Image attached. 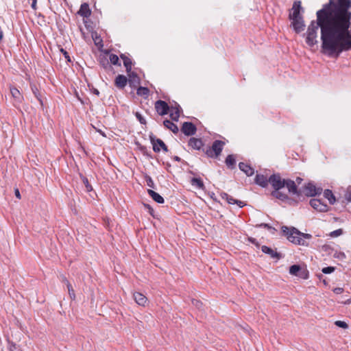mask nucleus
Instances as JSON below:
<instances>
[{"label":"nucleus","instance_id":"nucleus-1","mask_svg":"<svg viewBox=\"0 0 351 351\" xmlns=\"http://www.w3.org/2000/svg\"><path fill=\"white\" fill-rule=\"evenodd\" d=\"M324 10L317 12V21H313L308 27L306 43L313 47L317 43V31L321 29L322 47L324 51L332 55L335 53H340L343 51L351 49V39L346 34L339 32L335 25H332L329 19L325 16Z\"/></svg>","mask_w":351,"mask_h":351},{"label":"nucleus","instance_id":"nucleus-2","mask_svg":"<svg viewBox=\"0 0 351 351\" xmlns=\"http://www.w3.org/2000/svg\"><path fill=\"white\" fill-rule=\"evenodd\" d=\"M351 0H337L334 3L333 0L324 5L322 10H324V15L337 27L339 32L346 34L351 39Z\"/></svg>","mask_w":351,"mask_h":351},{"label":"nucleus","instance_id":"nucleus-3","mask_svg":"<svg viewBox=\"0 0 351 351\" xmlns=\"http://www.w3.org/2000/svg\"><path fill=\"white\" fill-rule=\"evenodd\" d=\"M282 230L290 242L300 245L308 246V243L305 239H310L312 237L311 234L302 233L293 227L282 226Z\"/></svg>","mask_w":351,"mask_h":351},{"label":"nucleus","instance_id":"nucleus-4","mask_svg":"<svg viewBox=\"0 0 351 351\" xmlns=\"http://www.w3.org/2000/svg\"><path fill=\"white\" fill-rule=\"evenodd\" d=\"M225 145V143L220 140H216L213 142L212 146L206 149V154L209 158H218Z\"/></svg>","mask_w":351,"mask_h":351},{"label":"nucleus","instance_id":"nucleus-5","mask_svg":"<svg viewBox=\"0 0 351 351\" xmlns=\"http://www.w3.org/2000/svg\"><path fill=\"white\" fill-rule=\"evenodd\" d=\"M269 182L272 187L276 190H280L285 186V180H282L279 174H273L269 178Z\"/></svg>","mask_w":351,"mask_h":351},{"label":"nucleus","instance_id":"nucleus-6","mask_svg":"<svg viewBox=\"0 0 351 351\" xmlns=\"http://www.w3.org/2000/svg\"><path fill=\"white\" fill-rule=\"evenodd\" d=\"M154 107L157 113L160 116L167 114L170 110V107L167 103L162 100L156 101Z\"/></svg>","mask_w":351,"mask_h":351},{"label":"nucleus","instance_id":"nucleus-7","mask_svg":"<svg viewBox=\"0 0 351 351\" xmlns=\"http://www.w3.org/2000/svg\"><path fill=\"white\" fill-rule=\"evenodd\" d=\"M150 140L153 145V150L155 152H159L161 149L165 152H168L167 145L161 139L150 136Z\"/></svg>","mask_w":351,"mask_h":351},{"label":"nucleus","instance_id":"nucleus-8","mask_svg":"<svg viewBox=\"0 0 351 351\" xmlns=\"http://www.w3.org/2000/svg\"><path fill=\"white\" fill-rule=\"evenodd\" d=\"M322 189L317 188L313 184L308 183L304 188V193L306 196L313 197L317 194H320Z\"/></svg>","mask_w":351,"mask_h":351},{"label":"nucleus","instance_id":"nucleus-9","mask_svg":"<svg viewBox=\"0 0 351 351\" xmlns=\"http://www.w3.org/2000/svg\"><path fill=\"white\" fill-rule=\"evenodd\" d=\"M181 131L186 136H192L195 134L197 128L191 122H184L181 128Z\"/></svg>","mask_w":351,"mask_h":351},{"label":"nucleus","instance_id":"nucleus-10","mask_svg":"<svg viewBox=\"0 0 351 351\" xmlns=\"http://www.w3.org/2000/svg\"><path fill=\"white\" fill-rule=\"evenodd\" d=\"M311 206L316 210L319 212H326L328 210V206L319 199H313L310 201Z\"/></svg>","mask_w":351,"mask_h":351},{"label":"nucleus","instance_id":"nucleus-11","mask_svg":"<svg viewBox=\"0 0 351 351\" xmlns=\"http://www.w3.org/2000/svg\"><path fill=\"white\" fill-rule=\"evenodd\" d=\"M301 9H302L301 1H294L293 6H292V9H291L292 12L289 14L290 19L302 17V16L300 15V10Z\"/></svg>","mask_w":351,"mask_h":351},{"label":"nucleus","instance_id":"nucleus-12","mask_svg":"<svg viewBox=\"0 0 351 351\" xmlns=\"http://www.w3.org/2000/svg\"><path fill=\"white\" fill-rule=\"evenodd\" d=\"M291 20L292 21V26L297 33L304 30V23L302 17L291 19Z\"/></svg>","mask_w":351,"mask_h":351},{"label":"nucleus","instance_id":"nucleus-13","mask_svg":"<svg viewBox=\"0 0 351 351\" xmlns=\"http://www.w3.org/2000/svg\"><path fill=\"white\" fill-rule=\"evenodd\" d=\"M221 197H222V199H226L228 204H236L239 206V208H242L245 205V204H244L243 202L234 199L232 196L229 195L226 193H222L221 194Z\"/></svg>","mask_w":351,"mask_h":351},{"label":"nucleus","instance_id":"nucleus-14","mask_svg":"<svg viewBox=\"0 0 351 351\" xmlns=\"http://www.w3.org/2000/svg\"><path fill=\"white\" fill-rule=\"evenodd\" d=\"M188 145L193 149L199 150L204 144L202 139L193 137L189 139Z\"/></svg>","mask_w":351,"mask_h":351},{"label":"nucleus","instance_id":"nucleus-15","mask_svg":"<svg viewBox=\"0 0 351 351\" xmlns=\"http://www.w3.org/2000/svg\"><path fill=\"white\" fill-rule=\"evenodd\" d=\"M128 79L123 75H118L114 81L116 86L119 88H123L127 84Z\"/></svg>","mask_w":351,"mask_h":351},{"label":"nucleus","instance_id":"nucleus-16","mask_svg":"<svg viewBox=\"0 0 351 351\" xmlns=\"http://www.w3.org/2000/svg\"><path fill=\"white\" fill-rule=\"evenodd\" d=\"M285 186H286L289 193L298 195L296 184L294 181L291 180H285Z\"/></svg>","mask_w":351,"mask_h":351},{"label":"nucleus","instance_id":"nucleus-17","mask_svg":"<svg viewBox=\"0 0 351 351\" xmlns=\"http://www.w3.org/2000/svg\"><path fill=\"white\" fill-rule=\"evenodd\" d=\"M239 167L240 170L244 172L247 176H251L254 173V169L246 163L240 162L239 164Z\"/></svg>","mask_w":351,"mask_h":351},{"label":"nucleus","instance_id":"nucleus-18","mask_svg":"<svg viewBox=\"0 0 351 351\" xmlns=\"http://www.w3.org/2000/svg\"><path fill=\"white\" fill-rule=\"evenodd\" d=\"M261 250L263 253L269 254L271 258L279 259L280 257V255L279 253H278L277 252H275L273 249H271L266 245H263L261 247Z\"/></svg>","mask_w":351,"mask_h":351},{"label":"nucleus","instance_id":"nucleus-19","mask_svg":"<svg viewBox=\"0 0 351 351\" xmlns=\"http://www.w3.org/2000/svg\"><path fill=\"white\" fill-rule=\"evenodd\" d=\"M135 302L141 306H145L147 303V298L141 293L136 292L133 295Z\"/></svg>","mask_w":351,"mask_h":351},{"label":"nucleus","instance_id":"nucleus-20","mask_svg":"<svg viewBox=\"0 0 351 351\" xmlns=\"http://www.w3.org/2000/svg\"><path fill=\"white\" fill-rule=\"evenodd\" d=\"M78 14L83 17H88L91 14L88 4L86 3H82L78 11Z\"/></svg>","mask_w":351,"mask_h":351},{"label":"nucleus","instance_id":"nucleus-21","mask_svg":"<svg viewBox=\"0 0 351 351\" xmlns=\"http://www.w3.org/2000/svg\"><path fill=\"white\" fill-rule=\"evenodd\" d=\"M255 182L262 187H265L267 186L269 179L263 175L257 174L255 178Z\"/></svg>","mask_w":351,"mask_h":351},{"label":"nucleus","instance_id":"nucleus-22","mask_svg":"<svg viewBox=\"0 0 351 351\" xmlns=\"http://www.w3.org/2000/svg\"><path fill=\"white\" fill-rule=\"evenodd\" d=\"M301 271V267L298 265H293L289 267V274L296 276H301L303 278H307V274L304 276L300 274L299 272Z\"/></svg>","mask_w":351,"mask_h":351},{"label":"nucleus","instance_id":"nucleus-23","mask_svg":"<svg viewBox=\"0 0 351 351\" xmlns=\"http://www.w3.org/2000/svg\"><path fill=\"white\" fill-rule=\"evenodd\" d=\"M147 193L150 195V197L157 203H164V198L158 193L155 192L152 189H148Z\"/></svg>","mask_w":351,"mask_h":351},{"label":"nucleus","instance_id":"nucleus-24","mask_svg":"<svg viewBox=\"0 0 351 351\" xmlns=\"http://www.w3.org/2000/svg\"><path fill=\"white\" fill-rule=\"evenodd\" d=\"M120 57L123 60V65L126 69L127 73H130L132 71V64L131 59L126 56L125 54H121Z\"/></svg>","mask_w":351,"mask_h":351},{"label":"nucleus","instance_id":"nucleus-25","mask_svg":"<svg viewBox=\"0 0 351 351\" xmlns=\"http://www.w3.org/2000/svg\"><path fill=\"white\" fill-rule=\"evenodd\" d=\"M163 125L165 127L169 130H171L174 134H177L179 131L178 126L173 123L171 121L165 120L163 121Z\"/></svg>","mask_w":351,"mask_h":351},{"label":"nucleus","instance_id":"nucleus-26","mask_svg":"<svg viewBox=\"0 0 351 351\" xmlns=\"http://www.w3.org/2000/svg\"><path fill=\"white\" fill-rule=\"evenodd\" d=\"M169 116L174 121H178L180 117V110L178 108H170Z\"/></svg>","mask_w":351,"mask_h":351},{"label":"nucleus","instance_id":"nucleus-27","mask_svg":"<svg viewBox=\"0 0 351 351\" xmlns=\"http://www.w3.org/2000/svg\"><path fill=\"white\" fill-rule=\"evenodd\" d=\"M225 162L228 168L231 169H234L236 165V160L234 155H228L226 158Z\"/></svg>","mask_w":351,"mask_h":351},{"label":"nucleus","instance_id":"nucleus-28","mask_svg":"<svg viewBox=\"0 0 351 351\" xmlns=\"http://www.w3.org/2000/svg\"><path fill=\"white\" fill-rule=\"evenodd\" d=\"M128 74L129 76L128 81L130 84L134 85L139 84V78L135 73L130 71V73H128Z\"/></svg>","mask_w":351,"mask_h":351},{"label":"nucleus","instance_id":"nucleus-29","mask_svg":"<svg viewBox=\"0 0 351 351\" xmlns=\"http://www.w3.org/2000/svg\"><path fill=\"white\" fill-rule=\"evenodd\" d=\"M136 94L144 98H147L149 94V90L147 87L140 86L137 88Z\"/></svg>","mask_w":351,"mask_h":351},{"label":"nucleus","instance_id":"nucleus-30","mask_svg":"<svg viewBox=\"0 0 351 351\" xmlns=\"http://www.w3.org/2000/svg\"><path fill=\"white\" fill-rule=\"evenodd\" d=\"M324 196L328 199L330 204H333L335 202V197L330 190L326 189L324 192Z\"/></svg>","mask_w":351,"mask_h":351},{"label":"nucleus","instance_id":"nucleus-31","mask_svg":"<svg viewBox=\"0 0 351 351\" xmlns=\"http://www.w3.org/2000/svg\"><path fill=\"white\" fill-rule=\"evenodd\" d=\"M10 93L12 97L18 101H21L23 97L20 91L16 88H10Z\"/></svg>","mask_w":351,"mask_h":351},{"label":"nucleus","instance_id":"nucleus-32","mask_svg":"<svg viewBox=\"0 0 351 351\" xmlns=\"http://www.w3.org/2000/svg\"><path fill=\"white\" fill-rule=\"evenodd\" d=\"M191 184L193 186H195L197 188H198L199 189H204V184L200 178H192Z\"/></svg>","mask_w":351,"mask_h":351},{"label":"nucleus","instance_id":"nucleus-33","mask_svg":"<svg viewBox=\"0 0 351 351\" xmlns=\"http://www.w3.org/2000/svg\"><path fill=\"white\" fill-rule=\"evenodd\" d=\"M271 194L275 197L281 200H285L288 198L287 195L280 192V190L274 191Z\"/></svg>","mask_w":351,"mask_h":351},{"label":"nucleus","instance_id":"nucleus-34","mask_svg":"<svg viewBox=\"0 0 351 351\" xmlns=\"http://www.w3.org/2000/svg\"><path fill=\"white\" fill-rule=\"evenodd\" d=\"M109 60L110 63L113 65L121 66V63L119 62V57L115 54H110L109 56Z\"/></svg>","mask_w":351,"mask_h":351},{"label":"nucleus","instance_id":"nucleus-35","mask_svg":"<svg viewBox=\"0 0 351 351\" xmlns=\"http://www.w3.org/2000/svg\"><path fill=\"white\" fill-rule=\"evenodd\" d=\"M100 64L106 69L111 68V66L108 62V60L105 58H101Z\"/></svg>","mask_w":351,"mask_h":351},{"label":"nucleus","instance_id":"nucleus-36","mask_svg":"<svg viewBox=\"0 0 351 351\" xmlns=\"http://www.w3.org/2000/svg\"><path fill=\"white\" fill-rule=\"evenodd\" d=\"M31 89L34 93V95H35V97L39 100V101L40 102V104H42V100L40 97V94L38 93V88H36V86L35 85H31Z\"/></svg>","mask_w":351,"mask_h":351},{"label":"nucleus","instance_id":"nucleus-37","mask_svg":"<svg viewBox=\"0 0 351 351\" xmlns=\"http://www.w3.org/2000/svg\"><path fill=\"white\" fill-rule=\"evenodd\" d=\"M65 280L66 282V285H67L68 291H69V295H70L71 298H75L74 290L73 289L71 285L69 282L68 280Z\"/></svg>","mask_w":351,"mask_h":351},{"label":"nucleus","instance_id":"nucleus-38","mask_svg":"<svg viewBox=\"0 0 351 351\" xmlns=\"http://www.w3.org/2000/svg\"><path fill=\"white\" fill-rule=\"evenodd\" d=\"M82 182L84 184L87 191H90L92 190V186L89 184L88 179L86 177L82 176Z\"/></svg>","mask_w":351,"mask_h":351},{"label":"nucleus","instance_id":"nucleus-39","mask_svg":"<svg viewBox=\"0 0 351 351\" xmlns=\"http://www.w3.org/2000/svg\"><path fill=\"white\" fill-rule=\"evenodd\" d=\"M335 324L339 327V328H348V325L347 324V323H346L345 322L343 321H336L335 322Z\"/></svg>","mask_w":351,"mask_h":351},{"label":"nucleus","instance_id":"nucleus-40","mask_svg":"<svg viewBox=\"0 0 351 351\" xmlns=\"http://www.w3.org/2000/svg\"><path fill=\"white\" fill-rule=\"evenodd\" d=\"M335 267L330 266V267H324L322 269V271L324 274H331L332 272H333L335 271Z\"/></svg>","mask_w":351,"mask_h":351},{"label":"nucleus","instance_id":"nucleus-41","mask_svg":"<svg viewBox=\"0 0 351 351\" xmlns=\"http://www.w3.org/2000/svg\"><path fill=\"white\" fill-rule=\"evenodd\" d=\"M147 185L150 188H154L155 184L151 177L147 176L145 178Z\"/></svg>","mask_w":351,"mask_h":351},{"label":"nucleus","instance_id":"nucleus-42","mask_svg":"<svg viewBox=\"0 0 351 351\" xmlns=\"http://www.w3.org/2000/svg\"><path fill=\"white\" fill-rule=\"evenodd\" d=\"M135 116L141 124H146V121L139 112H136Z\"/></svg>","mask_w":351,"mask_h":351},{"label":"nucleus","instance_id":"nucleus-43","mask_svg":"<svg viewBox=\"0 0 351 351\" xmlns=\"http://www.w3.org/2000/svg\"><path fill=\"white\" fill-rule=\"evenodd\" d=\"M342 233H343V230L341 229H338V230H336L330 232V235L332 237H336L340 236Z\"/></svg>","mask_w":351,"mask_h":351},{"label":"nucleus","instance_id":"nucleus-44","mask_svg":"<svg viewBox=\"0 0 351 351\" xmlns=\"http://www.w3.org/2000/svg\"><path fill=\"white\" fill-rule=\"evenodd\" d=\"M10 351H22L19 348H18L16 344L11 343L10 345Z\"/></svg>","mask_w":351,"mask_h":351},{"label":"nucleus","instance_id":"nucleus-45","mask_svg":"<svg viewBox=\"0 0 351 351\" xmlns=\"http://www.w3.org/2000/svg\"><path fill=\"white\" fill-rule=\"evenodd\" d=\"M144 206L148 210L149 214L154 216V209L149 204H144Z\"/></svg>","mask_w":351,"mask_h":351},{"label":"nucleus","instance_id":"nucleus-46","mask_svg":"<svg viewBox=\"0 0 351 351\" xmlns=\"http://www.w3.org/2000/svg\"><path fill=\"white\" fill-rule=\"evenodd\" d=\"M343 289L341 287H337L333 289V291L336 294H340L343 292Z\"/></svg>","mask_w":351,"mask_h":351},{"label":"nucleus","instance_id":"nucleus-47","mask_svg":"<svg viewBox=\"0 0 351 351\" xmlns=\"http://www.w3.org/2000/svg\"><path fill=\"white\" fill-rule=\"evenodd\" d=\"M61 51H62V52L63 53V54H64V58H65L66 59H67V60H68L69 62H70V61H71V59H70V57H69V53H68L66 51H64V49H61Z\"/></svg>","mask_w":351,"mask_h":351},{"label":"nucleus","instance_id":"nucleus-48","mask_svg":"<svg viewBox=\"0 0 351 351\" xmlns=\"http://www.w3.org/2000/svg\"><path fill=\"white\" fill-rule=\"evenodd\" d=\"M193 304L197 308H200L202 304V302L198 300H193Z\"/></svg>","mask_w":351,"mask_h":351},{"label":"nucleus","instance_id":"nucleus-49","mask_svg":"<svg viewBox=\"0 0 351 351\" xmlns=\"http://www.w3.org/2000/svg\"><path fill=\"white\" fill-rule=\"evenodd\" d=\"M32 4H31V7L32 8V9L36 10V8H37V5H36L37 0H32Z\"/></svg>","mask_w":351,"mask_h":351},{"label":"nucleus","instance_id":"nucleus-50","mask_svg":"<svg viewBox=\"0 0 351 351\" xmlns=\"http://www.w3.org/2000/svg\"><path fill=\"white\" fill-rule=\"evenodd\" d=\"M14 194L18 199H21V194L18 189H14Z\"/></svg>","mask_w":351,"mask_h":351},{"label":"nucleus","instance_id":"nucleus-51","mask_svg":"<svg viewBox=\"0 0 351 351\" xmlns=\"http://www.w3.org/2000/svg\"><path fill=\"white\" fill-rule=\"evenodd\" d=\"M260 226H262V227H264V228H267L268 229L271 228V227L269 224H267V223H261L260 225Z\"/></svg>","mask_w":351,"mask_h":351},{"label":"nucleus","instance_id":"nucleus-52","mask_svg":"<svg viewBox=\"0 0 351 351\" xmlns=\"http://www.w3.org/2000/svg\"><path fill=\"white\" fill-rule=\"evenodd\" d=\"M97 132H98L101 135H102L104 137H106V134H105L103 131H101V130H97Z\"/></svg>","mask_w":351,"mask_h":351},{"label":"nucleus","instance_id":"nucleus-53","mask_svg":"<svg viewBox=\"0 0 351 351\" xmlns=\"http://www.w3.org/2000/svg\"><path fill=\"white\" fill-rule=\"evenodd\" d=\"M296 181L298 184H300L301 182L302 181V179L300 178H297Z\"/></svg>","mask_w":351,"mask_h":351},{"label":"nucleus","instance_id":"nucleus-54","mask_svg":"<svg viewBox=\"0 0 351 351\" xmlns=\"http://www.w3.org/2000/svg\"><path fill=\"white\" fill-rule=\"evenodd\" d=\"M346 198L348 199V200L351 201V195L350 194H347L346 195Z\"/></svg>","mask_w":351,"mask_h":351},{"label":"nucleus","instance_id":"nucleus-55","mask_svg":"<svg viewBox=\"0 0 351 351\" xmlns=\"http://www.w3.org/2000/svg\"><path fill=\"white\" fill-rule=\"evenodd\" d=\"M174 160H176V161L180 162V157H178V156H175V157H174Z\"/></svg>","mask_w":351,"mask_h":351},{"label":"nucleus","instance_id":"nucleus-56","mask_svg":"<svg viewBox=\"0 0 351 351\" xmlns=\"http://www.w3.org/2000/svg\"><path fill=\"white\" fill-rule=\"evenodd\" d=\"M96 95H99V92L98 90H95V92H94Z\"/></svg>","mask_w":351,"mask_h":351},{"label":"nucleus","instance_id":"nucleus-57","mask_svg":"<svg viewBox=\"0 0 351 351\" xmlns=\"http://www.w3.org/2000/svg\"><path fill=\"white\" fill-rule=\"evenodd\" d=\"M346 303V304H350V301L348 300Z\"/></svg>","mask_w":351,"mask_h":351}]
</instances>
